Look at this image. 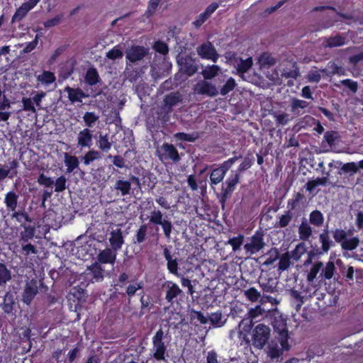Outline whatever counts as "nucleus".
<instances>
[{
	"instance_id": "nucleus-1",
	"label": "nucleus",
	"mask_w": 363,
	"mask_h": 363,
	"mask_svg": "<svg viewBox=\"0 0 363 363\" xmlns=\"http://www.w3.org/2000/svg\"><path fill=\"white\" fill-rule=\"evenodd\" d=\"M152 342L151 355L157 361L165 360L169 340L162 328H160L154 335Z\"/></svg>"
},
{
	"instance_id": "nucleus-2",
	"label": "nucleus",
	"mask_w": 363,
	"mask_h": 363,
	"mask_svg": "<svg viewBox=\"0 0 363 363\" xmlns=\"http://www.w3.org/2000/svg\"><path fill=\"white\" fill-rule=\"evenodd\" d=\"M270 335L271 329L269 326L262 323L258 324L252 330L250 342L255 347L262 349L269 340Z\"/></svg>"
},
{
	"instance_id": "nucleus-3",
	"label": "nucleus",
	"mask_w": 363,
	"mask_h": 363,
	"mask_svg": "<svg viewBox=\"0 0 363 363\" xmlns=\"http://www.w3.org/2000/svg\"><path fill=\"white\" fill-rule=\"evenodd\" d=\"M150 223L154 225H161L164 232V234L167 238H169L172 230V224L171 221L165 219L163 217L162 213L158 209H154L149 216Z\"/></svg>"
},
{
	"instance_id": "nucleus-4",
	"label": "nucleus",
	"mask_w": 363,
	"mask_h": 363,
	"mask_svg": "<svg viewBox=\"0 0 363 363\" xmlns=\"http://www.w3.org/2000/svg\"><path fill=\"white\" fill-rule=\"evenodd\" d=\"M289 339L275 337L268 346V353L272 358H278L284 351L289 350Z\"/></svg>"
},
{
	"instance_id": "nucleus-5",
	"label": "nucleus",
	"mask_w": 363,
	"mask_h": 363,
	"mask_svg": "<svg viewBox=\"0 0 363 363\" xmlns=\"http://www.w3.org/2000/svg\"><path fill=\"white\" fill-rule=\"evenodd\" d=\"M264 246L263 236L259 233H256L245 244L244 249L246 254L252 255L261 250Z\"/></svg>"
},
{
	"instance_id": "nucleus-6",
	"label": "nucleus",
	"mask_w": 363,
	"mask_h": 363,
	"mask_svg": "<svg viewBox=\"0 0 363 363\" xmlns=\"http://www.w3.org/2000/svg\"><path fill=\"white\" fill-rule=\"evenodd\" d=\"M258 283L264 293H274L277 291L278 281L267 273L260 275Z\"/></svg>"
},
{
	"instance_id": "nucleus-7",
	"label": "nucleus",
	"mask_w": 363,
	"mask_h": 363,
	"mask_svg": "<svg viewBox=\"0 0 363 363\" xmlns=\"http://www.w3.org/2000/svg\"><path fill=\"white\" fill-rule=\"evenodd\" d=\"M240 174L238 172L232 171L222 185L223 196L227 198L235 190V186L239 183Z\"/></svg>"
},
{
	"instance_id": "nucleus-8",
	"label": "nucleus",
	"mask_w": 363,
	"mask_h": 363,
	"mask_svg": "<svg viewBox=\"0 0 363 363\" xmlns=\"http://www.w3.org/2000/svg\"><path fill=\"white\" fill-rule=\"evenodd\" d=\"M194 90L196 94L206 95L211 97L216 96L218 94V91L216 86L206 80L198 82L194 86Z\"/></svg>"
},
{
	"instance_id": "nucleus-9",
	"label": "nucleus",
	"mask_w": 363,
	"mask_h": 363,
	"mask_svg": "<svg viewBox=\"0 0 363 363\" xmlns=\"http://www.w3.org/2000/svg\"><path fill=\"white\" fill-rule=\"evenodd\" d=\"M161 150L163 152L162 153L159 152L160 159L163 161L168 159H171L174 162H177L179 160V156L178 151L177 149L171 144L164 143L161 147Z\"/></svg>"
},
{
	"instance_id": "nucleus-10",
	"label": "nucleus",
	"mask_w": 363,
	"mask_h": 363,
	"mask_svg": "<svg viewBox=\"0 0 363 363\" xmlns=\"http://www.w3.org/2000/svg\"><path fill=\"white\" fill-rule=\"evenodd\" d=\"M198 54L202 57L216 62L218 55L211 43H206L197 49Z\"/></svg>"
},
{
	"instance_id": "nucleus-11",
	"label": "nucleus",
	"mask_w": 363,
	"mask_h": 363,
	"mask_svg": "<svg viewBox=\"0 0 363 363\" xmlns=\"http://www.w3.org/2000/svg\"><path fill=\"white\" fill-rule=\"evenodd\" d=\"M40 0H28L23 3L16 11L12 18V21L22 20L26 14L33 9Z\"/></svg>"
},
{
	"instance_id": "nucleus-12",
	"label": "nucleus",
	"mask_w": 363,
	"mask_h": 363,
	"mask_svg": "<svg viewBox=\"0 0 363 363\" xmlns=\"http://www.w3.org/2000/svg\"><path fill=\"white\" fill-rule=\"evenodd\" d=\"M77 145L81 148L90 147L93 144L92 131L86 128L80 130L77 137Z\"/></svg>"
},
{
	"instance_id": "nucleus-13",
	"label": "nucleus",
	"mask_w": 363,
	"mask_h": 363,
	"mask_svg": "<svg viewBox=\"0 0 363 363\" xmlns=\"http://www.w3.org/2000/svg\"><path fill=\"white\" fill-rule=\"evenodd\" d=\"M273 327L276 333L275 337L289 339L286 321L281 315L274 318Z\"/></svg>"
},
{
	"instance_id": "nucleus-14",
	"label": "nucleus",
	"mask_w": 363,
	"mask_h": 363,
	"mask_svg": "<svg viewBox=\"0 0 363 363\" xmlns=\"http://www.w3.org/2000/svg\"><path fill=\"white\" fill-rule=\"evenodd\" d=\"M163 288L166 291L165 299L169 303H172L174 298L182 293L179 286L171 281L164 282L163 284Z\"/></svg>"
},
{
	"instance_id": "nucleus-15",
	"label": "nucleus",
	"mask_w": 363,
	"mask_h": 363,
	"mask_svg": "<svg viewBox=\"0 0 363 363\" xmlns=\"http://www.w3.org/2000/svg\"><path fill=\"white\" fill-rule=\"evenodd\" d=\"M38 293L37 281L31 280L26 283L23 294V301L29 304Z\"/></svg>"
},
{
	"instance_id": "nucleus-16",
	"label": "nucleus",
	"mask_w": 363,
	"mask_h": 363,
	"mask_svg": "<svg viewBox=\"0 0 363 363\" xmlns=\"http://www.w3.org/2000/svg\"><path fill=\"white\" fill-rule=\"evenodd\" d=\"M252 320L243 319L239 324L238 337L240 341L246 344L250 343V340L247 337V334L252 330Z\"/></svg>"
},
{
	"instance_id": "nucleus-17",
	"label": "nucleus",
	"mask_w": 363,
	"mask_h": 363,
	"mask_svg": "<svg viewBox=\"0 0 363 363\" xmlns=\"http://www.w3.org/2000/svg\"><path fill=\"white\" fill-rule=\"evenodd\" d=\"M147 54L144 47L133 46L126 52V58L131 62L142 60Z\"/></svg>"
},
{
	"instance_id": "nucleus-18",
	"label": "nucleus",
	"mask_w": 363,
	"mask_h": 363,
	"mask_svg": "<svg viewBox=\"0 0 363 363\" xmlns=\"http://www.w3.org/2000/svg\"><path fill=\"white\" fill-rule=\"evenodd\" d=\"M109 242L115 251L121 248L124 240L121 229L117 228L111 231Z\"/></svg>"
},
{
	"instance_id": "nucleus-19",
	"label": "nucleus",
	"mask_w": 363,
	"mask_h": 363,
	"mask_svg": "<svg viewBox=\"0 0 363 363\" xmlns=\"http://www.w3.org/2000/svg\"><path fill=\"white\" fill-rule=\"evenodd\" d=\"M98 260L102 264H113L116 258V253L110 248L101 250L98 255Z\"/></svg>"
},
{
	"instance_id": "nucleus-20",
	"label": "nucleus",
	"mask_w": 363,
	"mask_h": 363,
	"mask_svg": "<svg viewBox=\"0 0 363 363\" xmlns=\"http://www.w3.org/2000/svg\"><path fill=\"white\" fill-rule=\"evenodd\" d=\"M309 104L303 100L293 98L291 100V111L295 115L299 116L304 113L303 110L308 106Z\"/></svg>"
},
{
	"instance_id": "nucleus-21",
	"label": "nucleus",
	"mask_w": 363,
	"mask_h": 363,
	"mask_svg": "<svg viewBox=\"0 0 363 363\" xmlns=\"http://www.w3.org/2000/svg\"><path fill=\"white\" fill-rule=\"evenodd\" d=\"M18 167V162L16 160H13L9 162L7 165L4 166L0 168V181L3 180L6 177L10 175L12 177L13 175H16V168Z\"/></svg>"
},
{
	"instance_id": "nucleus-22",
	"label": "nucleus",
	"mask_w": 363,
	"mask_h": 363,
	"mask_svg": "<svg viewBox=\"0 0 363 363\" xmlns=\"http://www.w3.org/2000/svg\"><path fill=\"white\" fill-rule=\"evenodd\" d=\"M164 256L167 262V267L169 272L176 275L177 277H180V274L178 273L177 259L176 258L174 259L172 257V256L170 254V252L167 249H165L164 250Z\"/></svg>"
},
{
	"instance_id": "nucleus-23",
	"label": "nucleus",
	"mask_w": 363,
	"mask_h": 363,
	"mask_svg": "<svg viewBox=\"0 0 363 363\" xmlns=\"http://www.w3.org/2000/svg\"><path fill=\"white\" fill-rule=\"evenodd\" d=\"M64 91L67 93L68 98L72 103L82 102V99L86 97L85 94L79 89L67 86Z\"/></svg>"
},
{
	"instance_id": "nucleus-24",
	"label": "nucleus",
	"mask_w": 363,
	"mask_h": 363,
	"mask_svg": "<svg viewBox=\"0 0 363 363\" xmlns=\"http://www.w3.org/2000/svg\"><path fill=\"white\" fill-rule=\"evenodd\" d=\"M64 162L66 166V172L71 173L79 165V162L76 156L71 155L67 152L64 154Z\"/></svg>"
},
{
	"instance_id": "nucleus-25",
	"label": "nucleus",
	"mask_w": 363,
	"mask_h": 363,
	"mask_svg": "<svg viewBox=\"0 0 363 363\" xmlns=\"http://www.w3.org/2000/svg\"><path fill=\"white\" fill-rule=\"evenodd\" d=\"M18 196L14 191L8 192L4 199L6 208L14 211L17 207Z\"/></svg>"
},
{
	"instance_id": "nucleus-26",
	"label": "nucleus",
	"mask_w": 363,
	"mask_h": 363,
	"mask_svg": "<svg viewBox=\"0 0 363 363\" xmlns=\"http://www.w3.org/2000/svg\"><path fill=\"white\" fill-rule=\"evenodd\" d=\"M345 39L341 35H335L325 38L323 42V45L325 48H335L345 45Z\"/></svg>"
},
{
	"instance_id": "nucleus-27",
	"label": "nucleus",
	"mask_w": 363,
	"mask_h": 363,
	"mask_svg": "<svg viewBox=\"0 0 363 363\" xmlns=\"http://www.w3.org/2000/svg\"><path fill=\"white\" fill-rule=\"evenodd\" d=\"M272 116L277 125H286L292 119L289 113L283 111H274L272 113Z\"/></svg>"
},
{
	"instance_id": "nucleus-28",
	"label": "nucleus",
	"mask_w": 363,
	"mask_h": 363,
	"mask_svg": "<svg viewBox=\"0 0 363 363\" xmlns=\"http://www.w3.org/2000/svg\"><path fill=\"white\" fill-rule=\"evenodd\" d=\"M179 63L181 69L184 70L189 76L193 75L198 69L196 65L191 59H181Z\"/></svg>"
},
{
	"instance_id": "nucleus-29",
	"label": "nucleus",
	"mask_w": 363,
	"mask_h": 363,
	"mask_svg": "<svg viewBox=\"0 0 363 363\" xmlns=\"http://www.w3.org/2000/svg\"><path fill=\"white\" fill-rule=\"evenodd\" d=\"M226 172L220 167L214 169L210 174L211 184L217 185L224 179Z\"/></svg>"
},
{
	"instance_id": "nucleus-30",
	"label": "nucleus",
	"mask_w": 363,
	"mask_h": 363,
	"mask_svg": "<svg viewBox=\"0 0 363 363\" xmlns=\"http://www.w3.org/2000/svg\"><path fill=\"white\" fill-rule=\"evenodd\" d=\"M299 238L302 240H308L312 235V228L310 225L304 221L298 227Z\"/></svg>"
},
{
	"instance_id": "nucleus-31",
	"label": "nucleus",
	"mask_w": 363,
	"mask_h": 363,
	"mask_svg": "<svg viewBox=\"0 0 363 363\" xmlns=\"http://www.w3.org/2000/svg\"><path fill=\"white\" fill-rule=\"evenodd\" d=\"M36 77L38 82L46 86L52 84L56 79L54 73L50 71H44Z\"/></svg>"
},
{
	"instance_id": "nucleus-32",
	"label": "nucleus",
	"mask_w": 363,
	"mask_h": 363,
	"mask_svg": "<svg viewBox=\"0 0 363 363\" xmlns=\"http://www.w3.org/2000/svg\"><path fill=\"white\" fill-rule=\"evenodd\" d=\"M114 188L120 191L122 196H125L130 193L131 184L128 181L118 179L116 182Z\"/></svg>"
},
{
	"instance_id": "nucleus-33",
	"label": "nucleus",
	"mask_w": 363,
	"mask_h": 363,
	"mask_svg": "<svg viewBox=\"0 0 363 363\" xmlns=\"http://www.w3.org/2000/svg\"><path fill=\"white\" fill-rule=\"evenodd\" d=\"M235 65L239 72L245 73L252 67V60L251 57H248L246 60L239 59L235 61Z\"/></svg>"
},
{
	"instance_id": "nucleus-34",
	"label": "nucleus",
	"mask_w": 363,
	"mask_h": 363,
	"mask_svg": "<svg viewBox=\"0 0 363 363\" xmlns=\"http://www.w3.org/2000/svg\"><path fill=\"white\" fill-rule=\"evenodd\" d=\"M101 154L95 150L88 151L82 157V161L85 165H89L95 160H100Z\"/></svg>"
},
{
	"instance_id": "nucleus-35",
	"label": "nucleus",
	"mask_w": 363,
	"mask_h": 363,
	"mask_svg": "<svg viewBox=\"0 0 363 363\" xmlns=\"http://www.w3.org/2000/svg\"><path fill=\"white\" fill-rule=\"evenodd\" d=\"M309 221L313 225L321 226L324 221L323 213L318 210L312 211L309 216Z\"/></svg>"
},
{
	"instance_id": "nucleus-36",
	"label": "nucleus",
	"mask_w": 363,
	"mask_h": 363,
	"mask_svg": "<svg viewBox=\"0 0 363 363\" xmlns=\"http://www.w3.org/2000/svg\"><path fill=\"white\" fill-rule=\"evenodd\" d=\"M99 119V116L94 112H86L83 116V121L88 128H91Z\"/></svg>"
},
{
	"instance_id": "nucleus-37",
	"label": "nucleus",
	"mask_w": 363,
	"mask_h": 363,
	"mask_svg": "<svg viewBox=\"0 0 363 363\" xmlns=\"http://www.w3.org/2000/svg\"><path fill=\"white\" fill-rule=\"evenodd\" d=\"M11 279V272L7 269L5 264L0 263V286L6 284Z\"/></svg>"
},
{
	"instance_id": "nucleus-38",
	"label": "nucleus",
	"mask_w": 363,
	"mask_h": 363,
	"mask_svg": "<svg viewBox=\"0 0 363 363\" xmlns=\"http://www.w3.org/2000/svg\"><path fill=\"white\" fill-rule=\"evenodd\" d=\"M219 70L220 67L217 65L208 66L202 71V74L205 79H211L218 74Z\"/></svg>"
},
{
	"instance_id": "nucleus-39",
	"label": "nucleus",
	"mask_w": 363,
	"mask_h": 363,
	"mask_svg": "<svg viewBox=\"0 0 363 363\" xmlns=\"http://www.w3.org/2000/svg\"><path fill=\"white\" fill-rule=\"evenodd\" d=\"M245 296L250 301L255 302L258 301L259 298L261 299V294L260 292L254 287H251L245 291H244Z\"/></svg>"
},
{
	"instance_id": "nucleus-40",
	"label": "nucleus",
	"mask_w": 363,
	"mask_h": 363,
	"mask_svg": "<svg viewBox=\"0 0 363 363\" xmlns=\"http://www.w3.org/2000/svg\"><path fill=\"white\" fill-rule=\"evenodd\" d=\"M99 148L104 151L108 152L111 147V143L109 142L108 135H100L98 139Z\"/></svg>"
},
{
	"instance_id": "nucleus-41",
	"label": "nucleus",
	"mask_w": 363,
	"mask_h": 363,
	"mask_svg": "<svg viewBox=\"0 0 363 363\" xmlns=\"http://www.w3.org/2000/svg\"><path fill=\"white\" fill-rule=\"evenodd\" d=\"M306 252L305 244L300 243L296 245V248L291 252V257L296 261L300 259L302 255Z\"/></svg>"
},
{
	"instance_id": "nucleus-42",
	"label": "nucleus",
	"mask_w": 363,
	"mask_h": 363,
	"mask_svg": "<svg viewBox=\"0 0 363 363\" xmlns=\"http://www.w3.org/2000/svg\"><path fill=\"white\" fill-rule=\"evenodd\" d=\"M279 267L278 269L280 271H284L287 269L290 266V258L291 256L289 255V253H284L282 255H281L279 257Z\"/></svg>"
},
{
	"instance_id": "nucleus-43",
	"label": "nucleus",
	"mask_w": 363,
	"mask_h": 363,
	"mask_svg": "<svg viewBox=\"0 0 363 363\" xmlns=\"http://www.w3.org/2000/svg\"><path fill=\"white\" fill-rule=\"evenodd\" d=\"M244 241V235H239L237 237L232 238L228 240V244L232 246L233 250L234 252L238 251L240 249L241 245H242Z\"/></svg>"
},
{
	"instance_id": "nucleus-44",
	"label": "nucleus",
	"mask_w": 363,
	"mask_h": 363,
	"mask_svg": "<svg viewBox=\"0 0 363 363\" xmlns=\"http://www.w3.org/2000/svg\"><path fill=\"white\" fill-rule=\"evenodd\" d=\"M323 264L320 262H317L313 264V266L311 267V269L307 276V279L309 282L313 281V280L315 279L318 273L323 268Z\"/></svg>"
},
{
	"instance_id": "nucleus-45",
	"label": "nucleus",
	"mask_w": 363,
	"mask_h": 363,
	"mask_svg": "<svg viewBox=\"0 0 363 363\" xmlns=\"http://www.w3.org/2000/svg\"><path fill=\"white\" fill-rule=\"evenodd\" d=\"M209 320L212 325L220 327L223 325V315L220 311L213 313L209 316Z\"/></svg>"
},
{
	"instance_id": "nucleus-46",
	"label": "nucleus",
	"mask_w": 363,
	"mask_h": 363,
	"mask_svg": "<svg viewBox=\"0 0 363 363\" xmlns=\"http://www.w3.org/2000/svg\"><path fill=\"white\" fill-rule=\"evenodd\" d=\"M359 242V241L357 238H346L341 246L345 250H352L357 247Z\"/></svg>"
},
{
	"instance_id": "nucleus-47",
	"label": "nucleus",
	"mask_w": 363,
	"mask_h": 363,
	"mask_svg": "<svg viewBox=\"0 0 363 363\" xmlns=\"http://www.w3.org/2000/svg\"><path fill=\"white\" fill-rule=\"evenodd\" d=\"M98 77L99 76L96 69H89L86 74L85 80L89 84L93 85L97 83Z\"/></svg>"
},
{
	"instance_id": "nucleus-48",
	"label": "nucleus",
	"mask_w": 363,
	"mask_h": 363,
	"mask_svg": "<svg viewBox=\"0 0 363 363\" xmlns=\"http://www.w3.org/2000/svg\"><path fill=\"white\" fill-rule=\"evenodd\" d=\"M182 101L181 96L177 93H172L167 95L164 99V102L170 106L177 104Z\"/></svg>"
},
{
	"instance_id": "nucleus-49",
	"label": "nucleus",
	"mask_w": 363,
	"mask_h": 363,
	"mask_svg": "<svg viewBox=\"0 0 363 363\" xmlns=\"http://www.w3.org/2000/svg\"><path fill=\"white\" fill-rule=\"evenodd\" d=\"M335 269V264L333 262H328L325 268L323 269L321 276L325 277L327 279H330L333 276V272Z\"/></svg>"
},
{
	"instance_id": "nucleus-50",
	"label": "nucleus",
	"mask_w": 363,
	"mask_h": 363,
	"mask_svg": "<svg viewBox=\"0 0 363 363\" xmlns=\"http://www.w3.org/2000/svg\"><path fill=\"white\" fill-rule=\"evenodd\" d=\"M236 84L232 77L229 78L220 89V94L224 96L234 89Z\"/></svg>"
},
{
	"instance_id": "nucleus-51",
	"label": "nucleus",
	"mask_w": 363,
	"mask_h": 363,
	"mask_svg": "<svg viewBox=\"0 0 363 363\" xmlns=\"http://www.w3.org/2000/svg\"><path fill=\"white\" fill-rule=\"evenodd\" d=\"M123 57V52L118 46H115L113 49L106 52V57L111 60L121 59Z\"/></svg>"
},
{
	"instance_id": "nucleus-52",
	"label": "nucleus",
	"mask_w": 363,
	"mask_h": 363,
	"mask_svg": "<svg viewBox=\"0 0 363 363\" xmlns=\"http://www.w3.org/2000/svg\"><path fill=\"white\" fill-rule=\"evenodd\" d=\"M331 74L342 76L345 74V69L334 62H329L327 66Z\"/></svg>"
},
{
	"instance_id": "nucleus-53",
	"label": "nucleus",
	"mask_w": 363,
	"mask_h": 363,
	"mask_svg": "<svg viewBox=\"0 0 363 363\" xmlns=\"http://www.w3.org/2000/svg\"><path fill=\"white\" fill-rule=\"evenodd\" d=\"M147 225H142L136 233V242L138 243H141L143 241H145L147 235Z\"/></svg>"
},
{
	"instance_id": "nucleus-54",
	"label": "nucleus",
	"mask_w": 363,
	"mask_h": 363,
	"mask_svg": "<svg viewBox=\"0 0 363 363\" xmlns=\"http://www.w3.org/2000/svg\"><path fill=\"white\" fill-rule=\"evenodd\" d=\"M333 238L337 242L342 244L347 238V233L340 229H337L333 232Z\"/></svg>"
},
{
	"instance_id": "nucleus-55",
	"label": "nucleus",
	"mask_w": 363,
	"mask_h": 363,
	"mask_svg": "<svg viewBox=\"0 0 363 363\" xmlns=\"http://www.w3.org/2000/svg\"><path fill=\"white\" fill-rule=\"evenodd\" d=\"M264 313V310L261 308L260 306H257L254 308H251L247 313L248 318L250 320L255 319L259 315H262Z\"/></svg>"
},
{
	"instance_id": "nucleus-56",
	"label": "nucleus",
	"mask_w": 363,
	"mask_h": 363,
	"mask_svg": "<svg viewBox=\"0 0 363 363\" xmlns=\"http://www.w3.org/2000/svg\"><path fill=\"white\" fill-rule=\"evenodd\" d=\"M66 181L67 179L64 176H61L59 178H57L55 183V191L57 192L64 191L66 189Z\"/></svg>"
},
{
	"instance_id": "nucleus-57",
	"label": "nucleus",
	"mask_w": 363,
	"mask_h": 363,
	"mask_svg": "<svg viewBox=\"0 0 363 363\" xmlns=\"http://www.w3.org/2000/svg\"><path fill=\"white\" fill-rule=\"evenodd\" d=\"M320 240L322 243V248L325 252H327L330 247V240L328 235V233H322L320 235Z\"/></svg>"
},
{
	"instance_id": "nucleus-58",
	"label": "nucleus",
	"mask_w": 363,
	"mask_h": 363,
	"mask_svg": "<svg viewBox=\"0 0 363 363\" xmlns=\"http://www.w3.org/2000/svg\"><path fill=\"white\" fill-rule=\"evenodd\" d=\"M22 103L23 105V110L25 111H30L33 113L36 112V109L34 106L33 102L30 98H23Z\"/></svg>"
},
{
	"instance_id": "nucleus-59",
	"label": "nucleus",
	"mask_w": 363,
	"mask_h": 363,
	"mask_svg": "<svg viewBox=\"0 0 363 363\" xmlns=\"http://www.w3.org/2000/svg\"><path fill=\"white\" fill-rule=\"evenodd\" d=\"M341 169L344 172H353V173H356L358 170V166H357V164L355 163V162H348V163H346L345 164Z\"/></svg>"
},
{
	"instance_id": "nucleus-60",
	"label": "nucleus",
	"mask_w": 363,
	"mask_h": 363,
	"mask_svg": "<svg viewBox=\"0 0 363 363\" xmlns=\"http://www.w3.org/2000/svg\"><path fill=\"white\" fill-rule=\"evenodd\" d=\"M155 50L161 53V54H166L168 52V48L166 43L163 42H156L154 45Z\"/></svg>"
},
{
	"instance_id": "nucleus-61",
	"label": "nucleus",
	"mask_w": 363,
	"mask_h": 363,
	"mask_svg": "<svg viewBox=\"0 0 363 363\" xmlns=\"http://www.w3.org/2000/svg\"><path fill=\"white\" fill-rule=\"evenodd\" d=\"M291 220V216L289 213H286L279 217V226L284 228L289 225Z\"/></svg>"
},
{
	"instance_id": "nucleus-62",
	"label": "nucleus",
	"mask_w": 363,
	"mask_h": 363,
	"mask_svg": "<svg viewBox=\"0 0 363 363\" xmlns=\"http://www.w3.org/2000/svg\"><path fill=\"white\" fill-rule=\"evenodd\" d=\"M143 287V284L141 283L135 284L133 285H129L127 288V294L129 296H133L135 295V292L140 289Z\"/></svg>"
},
{
	"instance_id": "nucleus-63",
	"label": "nucleus",
	"mask_w": 363,
	"mask_h": 363,
	"mask_svg": "<svg viewBox=\"0 0 363 363\" xmlns=\"http://www.w3.org/2000/svg\"><path fill=\"white\" fill-rule=\"evenodd\" d=\"M279 258V252L276 250L274 252H271L270 256L264 261V264L269 266L274 263V262Z\"/></svg>"
},
{
	"instance_id": "nucleus-64",
	"label": "nucleus",
	"mask_w": 363,
	"mask_h": 363,
	"mask_svg": "<svg viewBox=\"0 0 363 363\" xmlns=\"http://www.w3.org/2000/svg\"><path fill=\"white\" fill-rule=\"evenodd\" d=\"M340 83L346 86H347L350 90L353 92H355L357 89V84L355 82L352 81L351 79H344L340 81Z\"/></svg>"
}]
</instances>
